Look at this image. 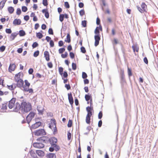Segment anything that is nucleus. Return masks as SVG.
I'll list each match as a JSON object with an SVG mask.
<instances>
[{"label":"nucleus","instance_id":"5fc2aeb1","mask_svg":"<svg viewBox=\"0 0 158 158\" xmlns=\"http://www.w3.org/2000/svg\"><path fill=\"white\" fill-rule=\"evenodd\" d=\"M64 5L67 9L69 8L70 7L69 5L67 2H64Z\"/></svg>","mask_w":158,"mask_h":158},{"label":"nucleus","instance_id":"4d7b16f0","mask_svg":"<svg viewBox=\"0 0 158 158\" xmlns=\"http://www.w3.org/2000/svg\"><path fill=\"white\" fill-rule=\"evenodd\" d=\"M42 3L44 6H47L48 5L47 0H43Z\"/></svg>","mask_w":158,"mask_h":158},{"label":"nucleus","instance_id":"09e8293b","mask_svg":"<svg viewBox=\"0 0 158 158\" xmlns=\"http://www.w3.org/2000/svg\"><path fill=\"white\" fill-rule=\"evenodd\" d=\"M24 82L25 85L27 87H29V86H30V84L28 82V81L27 80H25Z\"/></svg>","mask_w":158,"mask_h":158},{"label":"nucleus","instance_id":"f8f14e48","mask_svg":"<svg viewBox=\"0 0 158 158\" xmlns=\"http://www.w3.org/2000/svg\"><path fill=\"white\" fill-rule=\"evenodd\" d=\"M57 142V138L55 137H53L50 139V140L49 141V142L50 143L51 145L52 144H56Z\"/></svg>","mask_w":158,"mask_h":158},{"label":"nucleus","instance_id":"b1692460","mask_svg":"<svg viewBox=\"0 0 158 158\" xmlns=\"http://www.w3.org/2000/svg\"><path fill=\"white\" fill-rule=\"evenodd\" d=\"M65 41L68 43L71 42V37L69 33H68L66 36V39L65 40Z\"/></svg>","mask_w":158,"mask_h":158},{"label":"nucleus","instance_id":"864d4df0","mask_svg":"<svg viewBox=\"0 0 158 158\" xmlns=\"http://www.w3.org/2000/svg\"><path fill=\"white\" fill-rule=\"evenodd\" d=\"M72 69L74 70H75L77 69V65L76 64L74 63H72Z\"/></svg>","mask_w":158,"mask_h":158},{"label":"nucleus","instance_id":"473e14b6","mask_svg":"<svg viewBox=\"0 0 158 158\" xmlns=\"http://www.w3.org/2000/svg\"><path fill=\"white\" fill-rule=\"evenodd\" d=\"M1 109L3 110H6L7 109V103H6L2 104Z\"/></svg>","mask_w":158,"mask_h":158},{"label":"nucleus","instance_id":"052dcab7","mask_svg":"<svg viewBox=\"0 0 158 158\" xmlns=\"http://www.w3.org/2000/svg\"><path fill=\"white\" fill-rule=\"evenodd\" d=\"M69 56L71 58L73 59L74 58L75 55L73 52H70Z\"/></svg>","mask_w":158,"mask_h":158},{"label":"nucleus","instance_id":"2eb2a0df","mask_svg":"<svg viewBox=\"0 0 158 158\" xmlns=\"http://www.w3.org/2000/svg\"><path fill=\"white\" fill-rule=\"evenodd\" d=\"M51 121V122L53 123V125L55 126V127H54V131L53 132V134H55V133L56 132V131H57V129L56 126V120L54 119H52Z\"/></svg>","mask_w":158,"mask_h":158},{"label":"nucleus","instance_id":"7c9ffc66","mask_svg":"<svg viewBox=\"0 0 158 158\" xmlns=\"http://www.w3.org/2000/svg\"><path fill=\"white\" fill-rule=\"evenodd\" d=\"M53 146L54 148H55L54 150L56 152L59 151L60 149V147L56 144H53Z\"/></svg>","mask_w":158,"mask_h":158},{"label":"nucleus","instance_id":"423d86ee","mask_svg":"<svg viewBox=\"0 0 158 158\" xmlns=\"http://www.w3.org/2000/svg\"><path fill=\"white\" fill-rule=\"evenodd\" d=\"M15 80L17 82V87L20 88L22 89H23V87H26L23 85L24 82L22 79H19L18 80Z\"/></svg>","mask_w":158,"mask_h":158},{"label":"nucleus","instance_id":"4be33fe9","mask_svg":"<svg viewBox=\"0 0 158 158\" xmlns=\"http://www.w3.org/2000/svg\"><path fill=\"white\" fill-rule=\"evenodd\" d=\"M22 90L24 91L25 92H28L29 93H33V90L32 89H28V88L25 87H23V89Z\"/></svg>","mask_w":158,"mask_h":158},{"label":"nucleus","instance_id":"8fccbe9b","mask_svg":"<svg viewBox=\"0 0 158 158\" xmlns=\"http://www.w3.org/2000/svg\"><path fill=\"white\" fill-rule=\"evenodd\" d=\"M82 78L83 79H85L87 77L86 73L85 72H83L82 73Z\"/></svg>","mask_w":158,"mask_h":158},{"label":"nucleus","instance_id":"de8ad7c7","mask_svg":"<svg viewBox=\"0 0 158 158\" xmlns=\"http://www.w3.org/2000/svg\"><path fill=\"white\" fill-rule=\"evenodd\" d=\"M79 14L81 16H82L83 15L85 14V12L84 9L80 10L79 11Z\"/></svg>","mask_w":158,"mask_h":158},{"label":"nucleus","instance_id":"0e129e2a","mask_svg":"<svg viewBox=\"0 0 158 158\" xmlns=\"http://www.w3.org/2000/svg\"><path fill=\"white\" fill-rule=\"evenodd\" d=\"M64 45V43L62 40H60L58 42V45L59 47H62Z\"/></svg>","mask_w":158,"mask_h":158},{"label":"nucleus","instance_id":"c9c22d12","mask_svg":"<svg viewBox=\"0 0 158 158\" xmlns=\"http://www.w3.org/2000/svg\"><path fill=\"white\" fill-rule=\"evenodd\" d=\"M81 25H82V26H83L84 27H86L87 21L85 20L82 21Z\"/></svg>","mask_w":158,"mask_h":158},{"label":"nucleus","instance_id":"3c124183","mask_svg":"<svg viewBox=\"0 0 158 158\" xmlns=\"http://www.w3.org/2000/svg\"><path fill=\"white\" fill-rule=\"evenodd\" d=\"M16 14L18 15H19L21 13V11L20 8H18L17 9Z\"/></svg>","mask_w":158,"mask_h":158},{"label":"nucleus","instance_id":"c756f323","mask_svg":"<svg viewBox=\"0 0 158 158\" xmlns=\"http://www.w3.org/2000/svg\"><path fill=\"white\" fill-rule=\"evenodd\" d=\"M36 36L38 38L40 39L43 37V35L40 32H39L36 33Z\"/></svg>","mask_w":158,"mask_h":158},{"label":"nucleus","instance_id":"cd10ccee","mask_svg":"<svg viewBox=\"0 0 158 158\" xmlns=\"http://www.w3.org/2000/svg\"><path fill=\"white\" fill-rule=\"evenodd\" d=\"M8 10L9 13L12 14L14 12V9L13 7L12 6H10L8 8Z\"/></svg>","mask_w":158,"mask_h":158},{"label":"nucleus","instance_id":"1a4fd4ad","mask_svg":"<svg viewBox=\"0 0 158 158\" xmlns=\"http://www.w3.org/2000/svg\"><path fill=\"white\" fill-rule=\"evenodd\" d=\"M16 99L15 98H13L9 102L8 104V107L9 109H11L13 108V106L15 105V103Z\"/></svg>","mask_w":158,"mask_h":158},{"label":"nucleus","instance_id":"4c0bfd02","mask_svg":"<svg viewBox=\"0 0 158 158\" xmlns=\"http://www.w3.org/2000/svg\"><path fill=\"white\" fill-rule=\"evenodd\" d=\"M72 121L70 119H69L67 124L68 127H72Z\"/></svg>","mask_w":158,"mask_h":158},{"label":"nucleus","instance_id":"bb28decb","mask_svg":"<svg viewBox=\"0 0 158 158\" xmlns=\"http://www.w3.org/2000/svg\"><path fill=\"white\" fill-rule=\"evenodd\" d=\"M23 75V73L19 72L18 74H16L15 76V80H18L20 78V76Z\"/></svg>","mask_w":158,"mask_h":158},{"label":"nucleus","instance_id":"9b49d317","mask_svg":"<svg viewBox=\"0 0 158 158\" xmlns=\"http://www.w3.org/2000/svg\"><path fill=\"white\" fill-rule=\"evenodd\" d=\"M68 99L70 104L72 106L74 102L73 99L72 97V94L71 93L68 94Z\"/></svg>","mask_w":158,"mask_h":158},{"label":"nucleus","instance_id":"f257e3e1","mask_svg":"<svg viewBox=\"0 0 158 158\" xmlns=\"http://www.w3.org/2000/svg\"><path fill=\"white\" fill-rule=\"evenodd\" d=\"M21 111L24 113L30 111L31 109V105L30 103L23 101L21 102Z\"/></svg>","mask_w":158,"mask_h":158},{"label":"nucleus","instance_id":"774afa93","mask_svg":"<svg viewBox=\"0 0 158 158\" xmlns=\"http://www.w3.org/2000/svg\"><path fill=\"white\" fill-rule=\"evenodd\" d=\"M29 17L28 15H26L24 17V19L26 21H27L29 20Z\"/></svg>","mask_w":158,"mask_h":158},{"label":"nucleus","instance_id":"6e6d98bb","mask_svg":"<svg viewBox=\"0 0 158 158\" xmlns=\"http://www.w3.org/2000/svg\"><path fill=\"white\" fill-rule=\"evenodd\" d=\"M53 145V144H52L51 147L49 148V151L50 152H53L55 150V148Z\"/></svg>","mask_w":158,"mask_h":158},{"label":"nucleus","instance_id":"ea45409f","mask_svg":"<svg viewBox=\"0 0 158 158\" xmlns=\"http://www.w3.org/2000/svg\"><path fill=\"white\" fill-rule=\"evenodd\" d=\"M39 54V51L38 50L35 51L33 54V56L35 57H37Z\"/></svg>","mask_w":158,"mask_h":158},{"label":"nucleus","instance_id":"6e6552de","mask_svg":"<svg viewBox=\"0 0 158 158\" xmlns=\"http://www.w3.org/2000/svg\"><path fill=\"white\" fill-rule=\"evenodd\" d=\"M33 145L34 147L38 148H43L44 146L43 143L40 142L34 143H33Z\"/></svg>","mask_w":158,"mask_h":158},{"label":"nucleus","instance_id":"aec40b11","mask_svg":"<svg viewBox=\"0 0 158 158\" xmlns=\"http://www.w3.org/2000/svg\"><path fill=\"white\" fill-rule=\"evenodd\" d=\"M18 34V33L16 32L12 33L10 36V40H14Z\"/></svg>","mask_w":158,"mask_h":158},{"label":"nucleus","instance_id":"13d9d810","mask_svg":"<svg viewBox=\"0 0 158 158\" xmlns=\"http://www.w3.org/2000/svg\"><path fill=\"white\" fill-rule=\"evenodd\" d=\"M48 32L49 34L53 35V32L52 29L51 28H49L48 31Z\"/></svg>","mask_w":158,"mask_h":158},{"label":"nucleus","instance_id":"a19ab883","mask_svg":"<svg viewBox=\"0 0 158 158\" xmlns=\"http://www.w3.org/2000/svg\"><path fill=\"white\" fill-rule=\"evenodd\" d=\"M81 52H82V53H85L86 52V50L85 48V47H81Z\"/></svg>","mask_w":158,"mask_h":158},{"label":"nucleus","instance_id":"49530a36","mask_svg":"<svg viewBox=\"0 0 158 158\" xmlns=\"http://www.w3.org/2000/svg\"><path fill=\"white\" fill-rule=\"evenodd\" d=\"M6 49V47L2 45L0 47V51L2 52H4Z\"/></svg>","mask_w":158,"mask_h":158},{"label":"nucleus","instance_id":"69168bd1","mask_svg":"<svg viewBox=\"0 0 158 158\" xmlns=\"http://www.w3.org/2000/svg\"><path fill=\"white\" fill-rule=\"evenodd\" d=\"M49 44L51 47H54V43L52 40H50Z\"/></svg>","mask_w":158,"mask_h":158},{"label":"nucleus","instance_id":"2f4dec72","mask_svg":"<svg viewBox=\"0 0 158 158\" xmlns=\"http://www.w3.org/2000/svg\"><path fill=\"white\" fill-rule=\"evenodd\" d=\"M90 117L91 116L87 115L86 116V122L87 124H89L90 123Z\"/></svg>","mask_w":158,"mask_h":158},{"label":"nucleus","instance_id":"e2e57ef3","mask_svg":"<svg viewBox=\"0 0 158 158\" xmlns=\"http://www.w3.org/2000/svg\"><path fill=\"white\" fill-rule=\"evenodd\" d=\"M102 116V112L100 111L98 114V118L99 119H101Z\"/></svg>","mask_w":158,"mask_h":158},{"label":"nucleus","instance_id":"20e7f679","mask_svg":"<svg viewBox=\"0 0 158 158\" xmlns=\"http://www.w3.org/2000/svg\"><path fill=\"white\" fill-rule=\"evenodd\" d=\"M46 134V132L44 129H41L36 130L35 132V135H44Z\"/></svg>","mask_w":158,"mask_h":158},{"label":"nucleus","instance_id":"5701e85b","mask_svg":"<svg viewBox=\"0 0 158 158\" xmlns=\"http://www.w3.org/2000/svg\"><path fill=\"white\" fill-rule=\"evenodd\" d=\"M47 155L48 158H56V155L54 153H49Z\"/></svg>","mask_w":158,"mask_h":158},{"label":"nucleus","instance_id":"37998d69","mask_svg":"<svg viewBox=\"0 0 158 158\" xmlns=\"http://www.w3.org/2000/svg\"><path fill=\"white\" fill-rule=\"evenodd\" d=\"M68 55V53L67 52H65L64 54H61V56L62 58H65Z\"/></svg>","mask_w":158,"mask_h":158},{"label":"nucleus","instance_id":"f03ea898","mask_svg":"<svg viewBox=\"0 0 158 158\" xmlns=\"http://www.w3.org/2000/svg\"><path fill=\"white\" fill-rule=\"evenodd\" d=\"M35 114V113L32 112H31L26 117V119L27 123L29 124V127H30V126L29 124L30 122L31 121L32 119L34 117Z\"/></svg>","mask_w":158,"mask_h":158},{"label":"nucleus","instance_id":"393cba45","mask_svg":"<svg viewBox=\"0 0 158 158\" xmlns=\"http://www.w3.org/2000/svg\"><path fill=\"white\" fill-rule=\"evenodd\" d=\"M147 5L144 2H142L141 5V7L144 11H146L147 9Z\"/></svg>","mask_w":158,"mask_h":158},{"label":"nucleus","instance_id":"ddd939ff","mask_svg":"<svg viewBox=\"0 0 158 158\" xmlns=\"http://www.w3.org/2000/svg\"><path fill=\"white\" fill-rule=\"evenodd\" d=\"M15 64H10L9 67V70L10 72L14 71L15 68Z\"/></svg>","mask_w":158,"mask_h":158},{"label":"nucleus","instance_id":"79ce46f5","mask_svg":"<svg viewBox=\"0 0 158 158\" xmlns=\"http://www.w3.org/2000/svg\"><path fill=\"white\" fill-rule=\"evenodd\" d=\"M59 73L61 75L63 74V68L62 67H60L59 68Z\"/></svg>","mask_w":158,"mask_h":158},{"label":"nucleus","instance_id":"dca6fc26","mask_svg":"<svg viewBox=\"0 0 158 158\" xmlns=\"http://www.w3.org/2000/svg\"><path fill=\"white\" fill-rule=\"evenodd\" d=\"M21 23V21L19 19H15L13 22V24L15 25H19Z\"/></svg>","mask_w":158,"mask_h":158},{"label":"nucleus","instance_id":"603ef678","mask_svg":"<svg viewBox=\"0 0 158 158\" xmlns=\"http://www.w3.org/2000/svg\"><path fill=\"white\" fill-rule=\"evenodd\" d=\"M7 34H11L12 32V31L10 28H6L5 30Z\"/></svg>","mask_w":158,"mask_h":158},{"label":"nucleus","instance_id":"39448f33","mask_svg":"<svg viewBox=\"0 0 158 158\" xmlns=\"http://www.w3.org/2000/svg\"><path fill=\"white\" fill-rule=\"evenodd\" d=\"M38 118L35 119V121L36 122L35 123L32 125V126L30 127L31 130H32V129H34L37 128L38 127H39L41 124V123L40 121H37V119Z\"/></svg>","mask_w":158,"mask_h":158},{"label":"nucleus","instance_id":"412c9836","mask_svg":"<svg viewBox=\"0 0 158 158\" xmlns=\"http://www.w3.org/2000/svg\"><path fill=\"white\" fill-rule=\"evenodd\" d=\"M29 154L33 158L37 157L36 154L35 153V152L32 149L30 151Z\"/></svg>","mask_w":158,"mask_h":158},{"label":"nucleus","instance_id":"a878e982","mask_svg":"<svg viewBox=\"0 0 158 158\" xmlns=\"http://www.w3.org/2000/svg\"><path fill=\"white\" fill-rule=\"evenodd\" d=\"M19 35L20 36H23L25 35L26 33L24 30H20L19 31Z\"/></svg>","mask_w":158,"mask_h":158},{"label":"nucleus","instance_id":"c85d7f7f","mask_svg":"<svg viewBox=\"0 0 158 158\" xmlns=\"http://www.w3.org/2000/svg\"><path fill=\"white\" fill-rule=\"evenodd\" d=\"M85 98L86 101H88L91 98H92V97L89 94H85Z\"/></svg>","mask_w":158,"mask_h":158},{"label":"nucleus","instance_id":"f3484780","mask_svg":"<svg viewBox=\"0 0 158 158\" xmlns=\"http://www.w3.org/2000/svg\"><path fill=\"white\" fill-rule=\"evenodd\" d=\"M99 30L101 31L102 30V26L101 25H100L99 27H96L95 31H94V33L96 34H98V35L99 34L100 32H99Z\"/></svg>","mask_w":158,"mask_h":158},{"label":"nucleus","instance_id":"72a5a7b5","mask_svg":"<svg viewBox=\"0 0 158 158\" xmlns=\"http://www.w3.org/2000/svg\"><path fill=\"white\" fill-rule=\"evenodd\" d=\"M64 16L63 14H60L59 16V20L61 22H62L64 19Z\"/></svg>","mask_w":158,"mask_h":158},{"label":"nucleus","instance_id":"58836bf2","mask_svg":"<svg viewBox=\"0 0 158 158\" xmlns=\"http://www.w3.org/2000/svg\"><path fill=\"white\" fill-rule=\"evenodd\" d=\"M65 48H60L59 49V52L60 54H62L65 51Z\"/></svg>","mask_w":158,"mask_h":158},{"label":"nucleus","instance_id":"a18cd8bd","mask_svg":"<svg viewBox=\"0 0 158 158\" xmlns=\"http://www.w3.org/2000/svg\"><path fill=\"white\" fill-rule=\"evenodd\" d=\"M22 11L23 12H26L27 10V8L26 6H22Z\"/></svg>","mask_w":158,"mask_h":158},{"label":"nucleus","instance_id":"9d476101","mask_svg":"<svg viewBox=\"0 0 158 158\" xmlns=\"http://www.w3.org/2000/svg\"><path fill=\"white\" fill-rule=\"evenodd\" d=\"M21 103L20 105L19 103L17 102L15 104V107L13 111L15 112H18L20 110H21Z\"/></svg>","mask_w":158,"mask_h":158},{"label":"nucleus","instance_id":"a211bd4d","mask_svg":"<svg viewBox=\"0 0 158 158\" xmlns=\"http://www.w3.org/2000/svg\"><path fill=\"white\" fill-rule=\"evenodd\" d=\"M37 110L39 112V114H42L44 110V108L41 106H37Z\"/></svg>","mask_w":158,"mask_h":158},{"label":"nucleus","instance_id":"6ab92c4d","mask_svg":"<svg viewBox=\"0 0 158 158\" xmlns=\"http://www.w3.org/2000/svg\"><path fill=\"white\" fill-rule=\"evenodd\" d=\"M44 56L46 60L47 61H49L50 60L49 54V52L48 51H45L44 52Z\"/></svg>","mask_w":158,"mask_h":158},{"label":"nucleus","instance_id":"7ed1b4c3","mask_svg":"<svg viewBox=\"0 0 158 158\" xmlns=\"http://www.w3.org/2000/svg\"><path fill=\"white\" fill-rule=\"evenodd\" d=\"M49 140L50 138L46 136H42L37 139V141H40L41 142H43L45 143H48Z\"/></svg>","mask_w":158,"mask_h":158},{"label":"nucleus","instance_id":"c03bdc74","mask_svg":"<svg viewBox=\"0 0 158 158\" xmlns=\"http://www.w3.org/2000/svg\"><path fill=\"white\" fill-rule=\"evenodd\" d=\"M38 46V44L37 43V42H35L33 44L32 46L33 48H34L37 47Z\"/></svg>","mask_w":158,"mask_h":158},{"label":"nucleus","instance_id":"0eeeda50","mask_svg":"<svg viewBox=\"0 0 158 158\" xmlns=\"http://www.w3.org/2000/svg\"><path fill=\"white\" fill-rule=\"evenodd\" d=\"M120 83L122 85H124L126 82V81L125 79V75L124 72L123 70H121L120 73Z\"/></svg>","mask_w":158,"mask_h":158},{"label":"nucleus","instance_id":"338daca9","mask_svg":"<svg viewBox=\"0 0 158 158\" xmlns=\"http://www.w3.org/2000/svg\"><path fill=\"white\" fill-rule=\"evenodd\" d=\"M44 15L45 17L47 18L48 19L49 17V13L48 12V10L47 11L46 13L44 14Z\"/></svg>","mask_w":158,"mask_h":158},{"label":"nucleus","instance_id":"e433bc0d","mask_svg":"<svg viewBox=\"0 0 158 158\" xmlns=\"http://www.w3.org/2000/svg\"><path fill=\"white\" fill-rule=\"evenodd\" d=\"M94 39L95 40L99 41L100 40L99 34L95 35Z\"/></svg>","mask_w":158,"mask_h":158},{"label":"nucleus","instance_id":"680f3d73","mask_svg":"<svg viewBox=\"0 0 158 158\" xmlns=\"http://www.w3.org/2000/svg\"><path fill=\"white\" fill-rule=\"evenodd\" d=\"M138 10L141 13H142L144 12L143 10V9H141L139 6H136Z\"/></svg>","mask_w":158,"mask_h":158},{"label":"nucleus","instance_id":"f704fd0d","mask_svg":"<svg viewBox=\"0 0 158 158\" xmlns=\"http://www.w3.org/2000/svg\"><path fill=\"white\" fill-rule=\"evenodd\" d=\"M127 72H128V76L129 77H130L132 75V73L131 72V69H130L129 68H128Z\"/></svg>","mask_w":158,"mask_h":158},{"label":"nucleus","instance_id":"bf43d9fd","mask_svg":"<svg viewBox=\"0 0 158 158\" xmlns=\"http://www.w3.org/2000/svg\"><path fill=\"white\" fill-rule=\"evenodd\" d=\"M68 139V140H70L71 139V134L70 132L68 131L67 133Z\"/></svg>","mask_w":158,"mask_h":158},{"label":"nucleus","instance_id":"4468645a","mask_svg":"<svg viewBox=\"0 0 158 158\" xmlns=\"http://www.w3.org/2000/svg\"><path fill=\"white\" fill-rule=\"evenodd\" d=\"M36 153L40 157H42L44 155V152L41 150H37L36 151Z\"/></svg>","mask_w":158,"mask_h":158}]
</instances>
